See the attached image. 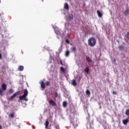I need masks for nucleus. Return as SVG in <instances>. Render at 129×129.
Listing matches in <instances>:
<instances>
[{
  "instance_id": "nucleus-1",
  "label": "nucleus",
  "mask_w": 129,
  "mask_h": 129,
  "mask_svg": "<svg viewBox=\"0 0 129 129\" xmlns=\"http://www.w3.org/2000/svg\"><path fill=\"white\" fill-rule=\"evenodd\" d=\"M28 90L25 89L24 90V94L19 96L20 100H24V101H28V100H29V99H28V98L27 97V96H28Z\"/></svg>"
},
{
  "instance_id": "nucleus-2",
  "label": "nucleus",
  "mask_w": 129,
  "mask_h": 129,
  "mask_svg": "<svg viewBox=\"0 0 129 129\" xmlns=\"http://www.w3.org/2000/svg\"><path fill=\"white\" fill-rule=\"evenodd\" d=\"M96 44V39L93 37H91L88 40V45L90 46L91 47H93L94 46H95V44Z\"/></svg>"
},
{
  "instance_id": "nucleus-3",
  "label": "nucleus",
  "mask_w": 129,
  "mask_h": 129,
  "mask_svg": "<svg viewBox=\"0 0 129 129\" xmlns=\"http://www.w3.org/2000/svg\"><path fill=\"white\" fill-rule=\"evenodd\" d=\"M3 91L7 90V84H2V88H0V95L2 96L4 95Z\"/></svg>"
},
{
  "instance_id": "nucleus-4",
  "label": "nucleus",
  "mask_w": 129,
  "mask_h": 129,
  "mask_svg": "<svg viewBox=\"0 0 129 129\" xmlns=\"http://www.w3.org/2000/svg\"><path fill=\"white\" fill-rule=\"evenodd\" d=\"M19 94H20V91L16 92L12 96L8 98V100H12L14 98H15V96H17V95H19Z\"/></svg>"
},
{
  "instance_id": "nucleus-5",
  "label": "nucleus",
  "mask_w": 129,
  "mask_h": 129,
  "mask_svg": "<svg viewBox=\"0 0 129 129\" xmlns=\"http://www.w3.org/2000/svg\"><path fill=\"white\" fill-rule=\"evenodd\" d=\"M49 104H50V105H52V106H56V102H55L54 100L52 99L49 100Z\"/></svg>"
},
{
  "instance_id": "nucleus-6",
  "label": "nucleus",
  "mask_w": 129,
  "mask_h": 129,
  "mask_svg": "<svg viewBox=\"0 0 129 129\" xmlns=\"http://www.w3.org/2000/svg\"><path fill=\"white\" fill-rule=\"evenodd\" d=\"M40 85H41V88H42V89H45V88H46V85H45V83H44V82L43 81H42L41 82Z\"/></svg>"
},
{
  "instance_id": "nucleus-7",
  "label": "nucleus",
  "mask_w": 129,
  "mask_h": 129,
  "mask_svg": "<svg viewBox=\"0 0 129 129\" xmlns=\"http://www.w3.org/2000/svg\"><path fill=\"white\" fill-rule=\"evenodd\" d=\"M125 16H129V9L127 8L123 12Z\"/></svg>"
},
{
  "instance_id": "nucleus-8",
  "label": "nucleus",
  "mask_w": 129,
  "mask_h": 129,
  "mask_svg": "<svg viewBox=\"0 0 129 129\" xmlns=\"http://www.w3.org/2000/svg\"><path fill=\"white\" fill-rule=\"evenodd\" d=\"M97 14L99 17V18H102V13L99 11V10L97 11Z\"/></svg>"
},
{
  "instance_id": "nucleus-9",
  "label": "nucleus",
  "mask_w": 129,
  "mask_h": 129,
  "mask_svg": "<svg viewBox=\"0 0 129 129\" xmlns=\"http://www.w3.org/2000/svg\"><path fill=\"white\" fill-rule=\"evenodd\" d=\"M64 8L65 10H67L68 11L69 10V5H68V4L67 3L64 4Z\"/></svg>"
},
{
  "instance_id": "nucleus-10",
  "label": "nucleus",
  "mask_w": 129,
  "mask_h": 129,
  "mask_svg": "<svg viewBox=\"0 0 129 129\" xmlns=\"http://www.w3.org/2000/svg\"><path fill=\"white\" fill-rule=\"evenodd\" d=\"M86 60L88 62H89L90 63H91L92 62V60H91V58H90L89 56H86Z\"/></svg>"
},
{
  "instance_id": "nucleus-11",
  "label": "nucleus",
  "mask_w": 129,
  "mask_h": 129,
  "mask_svg": "<svg viewBox=\"0 0 129 129\" xmlns=\"http://www.w3.org/2000/svg\"><path fill=\"white\" fill-rule=\"evenodd\" d=\"M85 73L88 74L89 73V68L86 67L85 69Z\"/></svg>"
},
{
  "instance_id": "nucleus-12",
  "label": "nucleus",
  "mask_w": 129,
  "mask_h": 129,
  "mask_svg": "<svg viewBox=\"0 0 129 129\" xmlns=\"http://www.w3.org/2000/svg\"><path fill=\"white\" fill-rule=\"evenodd\" d=\"M19 71H23L24 70V67L23 66H20L18 68Z\"/></svg>"
},
{
  "instance_id": "nucleus-13",
  "label": "nucleus",
  "mask_w": 129,
  "mask_h": 129,
  "mask_svg": "<svg viewBox=\"0 0 129 129\" xmlns=\"http://www.w3.org/2000/svg\"><path fill=\"white\" fill-rule=\"evenodd\" d=\"M128 122V119H127L122 120V123H123V124H127Z\"/></svg>"
},
{
  "instance_id": "nucleus-14",
  "label": "nucleus",
  "mask_w": 129,
  "mask_h": 129,
  "mask_svg": "<svg viewBox=\"0 0 129 129\" xmlns=\"http://www.w3.org/2000/svg\"><path fill=\"white\" fill-rule=\"evenodd\" d=\"M70 54V52L69 51V50H67L65 53V56L66 57H68V56H69Z\"/></svg>"
},
{
  "instance_id": "nucleus-15",
  "label": "nucleus",
  "mask_w": 129,
  "mask_h": 129,
  "mask_svg": "<svg viewBox=\"0 0 129 129\" xmlns=\"http://www.w3.org/2000/svg\"><path fill=\"white\" fill-rule=\"evenodd\" d=\"M48 126H49V121L46 120L45 121V128H48Z\"/></svg>"
},
{
  "instance_id": "nucleus-16",
  "label": "nucleus",
  "mask_w": 129,
  "mask_h": 129,
  "mask_svg": "<svg viewBox=\"0 0 129 129\" xmlns=\"http://www.w3.org/2000/svg\"><path fill=\"white\" fill-rule=\"evenodd\" d=\"M72 84L73 85H74V86L77 85V83H76V81H75V80H73Z\"/></svg>"
},
{
  "instance_id": "nucleus-17",
  "label": "nucleus",
  "mask_w": 129,
  "mask_h": 129,
  "mask_svg": "<svg viewBox=\"0 0 129 129\" xmlns=\"http://www.w3.org/2000/svg\"><path fill=\"white\" fill-rule=\"evenodd\" d=\"M15 113H10V114L9 115V117H11L12 118H14V117H15Z\"/></svg>"
},
{
  "instance_id": "nucleus-18",
  "label": "nucleus",
  "mask_w": 129,
  "mask_h": 129,
  "mask_svg": "<svg viewBox=\"0 0 129 129\" xmlns=\"http://www.w3.org/2000/svg\"><path fill=\"white\" fill-rule=\"evenodd\" d=\"M62 105L63 106V107H66V106H67V102L66 101H63V103H62Z\"/></svg>"
},
{
  "instance_id": "nucleus-19",
  "label": "nucleus",
  "mask_w": 129,
  "mask_h": 129,
  "mask_svg": "<svg viewBox=\"0 0 129 129\" xmlns=\"http://www.w3.org/2000/svg\"><path fill=\"white\" fill-rule=\"evenodd\" d=\"M8 92H9V94H12V93H13L14 92V90H13V89H9Z\"/></svg>"
},
{
  "instance_id": "nucleus-20",
  "label": "nucleus",
  "mask_w": 129,
  "mask_h": 129,
  "mask_svg": "<svg viewBox=\"0 0 129 129\" xmlns=\"http://www.w3.org/2000/svg\"><path fill=\"white\" fill-rule=\"evenodd\" d=\"M60 71H61V72L64 73V72H65V69H64V68L61 67L60 68Z\"/></svg>"
},
{
  "instance_id": "nucleus-21",
  "label": "nucleus",
  "mask_w": 129,
  "mask_h": 129,
  "mask_svg": "<svg viewBox=\"0 0 129 129\" xmlns=\"http://www.w3.org/2000/svg\"><path fill=\"white\" fill-rule=\"evenodd\" d=\"M86 94H89V95H90V91H89V90H87L86 91Z\"/></svg>"
},
{
  "instance_id": "nucleus-22",
  "label": "nucleus",
  "mask_w": 129,
  "mask_h": 129,
  "mask_svg": "<svg viewBox=\"0 0 129 129\" xmlns=\"http://www.w3.org/2000/svg\"><path fill=\"white\" fill-rule=\"evenodd\" d=\"M126 37L127 38V39H128V40H129V32H127L126 34Z\"/></svg>"
},
{
  "instance_id": "nucleus-23",
  "label": "nucleus",
  "mask_w": 129,
  "mask_h": 129,
  "mask_svg": "<svg viewBox=\"0 0 129 129\" xmlns=\"http://www.w3.org/2000/svg\"><path fill=\"white\" fill-rule=\"evenodd\" d=\"M46 85H47V86H48V85H50V82L49 81L46 82Z\"/></svg>"
},
{
  "instance_id": "nucleus-24",
  "label": "nucleus",
  "mask_w": 129,
  "mask_h": 129,
  "mask_svg": "<svg viewBox=\"0 0 129 129\" xmlns=\"http://www.w3.org/2000/svg\"><path fill=\"white\" fill-rule=\"evenodd\" d=\"M112 94H113L114 95H115L116 94H117L116 91H113L112 92Z\"/></svg>"
},
{
  "instance_id": "nucleus-25",
  "label": "nucleus",
  "mask_w": 129,
  "mask_h": 129,
  "mask_svg": "<svg viewBox=\"0 0 129 129\" xmlns=\"http://www.w3.org/2000/svg\"><path fill=\"white\" fill-rule=\"evenodd\" d=\"M66 43H67L68 44H69V43H70L69 40H68V39H66Z\"/></svg>"
},
{
  "instance_id": "nucleus-26",
  "label": "nucleus",
  "mask_w": 129,
  "mask_h": 129,
  "mask_svg": "<svg viewBox=\"0 0 129 129\" xmlns=\"http://www.w3.org/2000/svg\"><path fill=\"white\" fill-rule=\"evenodd\" d=\"M60 63L61 65L63 66V62H62V60H60Z\"/></svg>"
},
{
  "instance_id": "nucleus-27",
  "label": "nucleus",
  "mask_w": 129,
  "mask_h": 129,
  "mask_svg": "<svg viewBox=\"0 0 129 129\" xmlns=\"http://www.w3.org/2000/svg\"><path fill=\"white\" fill-rule=\"evenodd\" d=\"M58 96V94L57 93H55V97H57Z\"/></svg>"
},
{
  "instance_id": "nucleus-28",
  "label": "nucleus",
  "mask_w": 129,
  "mask_h": 129,
  "mask_svg": "<svg viewBox=\"0 0 129 129\" xmlns=\"http://www.w3.org/2000/svg\"><path fill=\"white\" fill-rule=\"evenodd\" d=\"M2 59V53H0V60Z\"/></svg>"
},
{
  "instance_id": "nucleus-29",
  "label": "nucleus",
  "mask_w": 129,
  "mask_h": 129,
  "mask_svg": "<svg viewBox=\"0 0 129 129\" xmlns=\"http://www.w3.org/2000/svg\"><path fill=\"white\" fill-rule=\"evenodd\" d=\"M113 61H114V62H116V59H115V58H114V59H113Z\"/></svg>"
},
{
  "instance_id": "nucleus-30",
  "label": "nucleus",
  "mask_w": 129,
  "mask_h": 129,
  "mask_svg": "<svg viewBox=\"0 0 129 129\" xmlns=\"http://www.w3.org/2000/svg\"><path fill=\"white\" fill-rule=\"evenodd\" d=\"M2 69H5V66H2Z\"/></svg>"
},
{
  "instance_id": "nucleus-31",
  "label": "nucleus",
  "mask_w": 129,
  "mask_h": 129,
  "mask_svg": "<svg viewBox=\"0 0 129 129\" xmlns=\"http://www.w3.org/2000/svg\"><path fill=\"white\" fill-rule=\"evenodd\" d=\"M73 51H75V49H73Z\"/></svg>"
},
{
  "instance_id": "nucleus-32",
  "label": "nucleus",
  "mask_w": 129,
  "mask_h": 129,
  "mask_svg": "<svg viewBox=\"0 0 129 129\" xmlns=\"http://www.w3.org/2000/svg\"><path fill=\"white\" fill-rule=\"evenodd\" d=\"M2 128V126L0 125V129Z\"/></svg>"
},
{
  "instance_id": "nucleus-33",
  "label": "nucleus",
  "mask_w": 129,
  "mask_h": 129,
  "mask_svg": "<svg viewBox=\"0 0 129 129\" xmlns=\"http://www.w3.org/2000/svg\"><path fill=\"white\" fill-rule=\"evenodd\" d=\"M56 129H60V128H59V127H57V128H56Z\"/></svg>"
},
{
  "instance_id": "nucleus-34",
  "label": "nucleus",
  "mask_w": 129,
  "mask_h": 129,
  "mask_svg": "<svg viewBox=\"0 0 129 129\" xmlns=\"http://www.w3.org/2000/svg\"><path fill=\"white\" fill-rule=\"evenodd\" d=\"M73 49H75V48L73 47Z\"/></svg>"
},
{
  "instance_id": "nucleus-35",
  "label": "nucleus",
  "mask_w": 129,
  "mask_h": 129,
  "mask_svg": "<svg viewBox=\"0 0 129 129\" xmlns=\"http://www.w3.org/2000/svg\"><path fill=\"white\" fill-rule=\"evenodd\" d=\"M48 129H50V128H48Z\"/></svg>"
}]
</instances>
